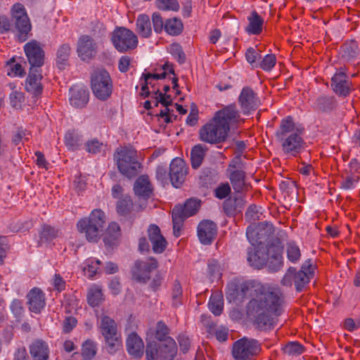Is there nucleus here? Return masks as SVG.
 <instances>
[{
  "instance_id": "obj_30",
  "label": "nucleus",
  "mask_w": 360,
  "mask_h": 360,
  "mask_svg": "<svg viewBox=\"0 0 360 360\" xmlns=\"http://www.w3.org/2000/svg\"><path fill=\"white\" fill-rule=\"evenodd\" d=\"M248 24L245 27V31L248 34L257 35L262 31L264 19L255 11L251 12L248 16Z\"/></svg>"
},
{
  "instance_id": "obj_44",
  "label": "nucleus",
  "mask_w": 360,
  "mask_h": 360,
  "mask_svg": "<svg viewBox=\"0 0 360 360\" xmlns=\"http://www.w3.org/2000/svg\"><path fill=\"white\" fill-rule=\"evenodd\" d=\"M352 91V82L345 75L342 68H339V96H347Z\"/></svg>"
},
{
  "instance_id": "obj_21",
  "label": "nucleus",
  "mask_w": 360,
  "mask_h": 360,
  "mask_svg": "<svg viewBox=\"0 0 360 360\" xmlns=\"http://www.w3.org/2000/svg\"><path fill=\"white\" fill-rule=\"evenodd\" d=\"M89 92L88 89L80 85H74L69 90V101L72 106L82 108L89 101Z\"/></svg>"
},
{
  "instance_id": "obj_27",
  "label": "nucleus",
  "mask_w": 360,
  "mask_h": 360,
  "mask_svg": "<svg viewBox=\"0 0 360 360\" xmlns=\"http://www.w3.org/2000/svg\"><path fill=\"white\" fill-rule=\"evenodd\" d=\"M32 360H49V347L45 341L37 339L32 342L29 347Z\"/></svg>"
},
{
  "instance_id": "obj_3",
  "label": "nucleus",
  "mask_w": 360,
  "mask_h": 360,
  "mask_svg": "<svg viewBox=\"0 0 360 360\" xmlns=\"http://www.w3.org/2000/svg\"><path fill=\"white\" fill-rule=\"evenodd\" d=\"M119 172L129 179L141 172L142 165L138 159L137 152L132 147H124L114 154Z\"/></svg>"
},
{
  "instance_id": "obj_37",
  "label": "nucleus",
  "mask_w": 360,
  "mask_h": 360,
  "mask_svg": "<svg viewBox=\"0 0 360 360\" xmlns=\"http://www.w3.org/2000/svg\"><path fill=\"white\" fill-rule=\"evenodd\" d=\"M70 52L71 48L68 44H63L58 48L56 53V65L58 69H65L68 65Z\"/></svg>"
},
{
  "instance_id": "obj_51",
  "label": "nucleus",
  "mask_w": 360,
  "mask_h": 360,
  "mask_svg": "<svg viewBox=\"0 0 360 360\" xmlns=\"http://www.w3.org/2000/svg\"><path fill=\"white\" fill-rule=\"evenodd\" d=\"M132 201L129 196H125L120 199L116 205L117 213L124 217L128 216L132 208Z\"/></svg>"
},
{
  "instance_id": "obj_24",
  "label": "nucleus",
  "mask_w": 360,
  "mask_h": 360,
  "mask_svg": "<svg viewBox=\"0 0 360 360\" xmlns=\"http://www.w3.org/2000/svg\"><path fill=\"white\" fill-rule=\"evenodd\" d=\"M148 235L153 252L155 253L163 252L166 248L167 241L161 234L160 228L155 224H150L148 229Z\"/></svg>"
},
{
  "instance_id": "obj_53",
  "label": "nucleus",
  "mask_w": 360,
  "mask_h": 360,
  "mask_svg": "<svg viewBox=\"0 0 360 360\" xmlns=\"http://www.w3.org/2000/svg\"><path fill=\"white\" fill-rule=\"evenodd\" d=\"M146 356L147 360L160 359V352H159V343L153 340L147 342L146 349Z\"/></svg>"
},
{
  "instance_id": "obj_49",
  "label": "nucleus",
  "mask_w": 360,
  "mask_h": 360,
  "mask_svg": "<svg viewBox=\"0 0 360 360\" xmlns=\"http://www.w3.org/2000/svg\"><path fill=\"white\" fill-rule=\"evenodd\" d=\"M286 255L288 261L295 264L300 257L301 252L299 246L294 241H290L286 244Z\"/></svg>"
},
{
  "instance_id": "obj_1",
  "label": "nucleus",
  "mask_w": 360,
  "mask_h": 360,
  "mask_svg": "<svg viewBox=\"0 0 360 360\" xmlns=\"http://www.w3.org/2000/svg\"><path fill=\"white\" fill-rule=\"evenodd\" d=\"M283 304L284 297L281 291L258 285L247 304V314L259 329L270 330L276 325L277 318L283 314Z\"/></svg>"
},
{
  "instance_id": "obj_33",
  "label": "nucleus",
  "mask_w": 360,
  "mask_h": 360,
  "mask_svg": "<svg viewBox=\"0 0 360 360\" xmlns=\"http://www.w3.org/2000/svg\"><path fill=\"white\" fill-rule=\"evenodd\" d=\"M245 174L241 169H235L230 172L229 180L233 189L236 193L243 192L248 186L245 181Z\"/></svg>"
},
{
  "instance_id": "obj_34",
  "label": "nucleus",
  "mask_w": 360,
  "mask_h": 360,
  "mask_svg": "<svg viewBox=\"0 0 360 360\" xmlns=\"http://www.w3.org/2000/svg\"><path fill=\"white\" fill-rule=\"evenodd\" d=\"M136 30L141 37H149L152 34L151 24L149 17L145 14H141L136 20Z\"/></svg>"
},
{
  "instance_id": "obj_28",
  "label": "nucleus",
  "mask_w": 360,
  "mask_h": 360,
  "mask_svg": "<svg viewBox=\"0 0 360 360\" xmlns=\"http://www.w3.org/2000/svg\"><path fill=\"white\" fill-rule=\"evenodd\" d=\"M98 328L104 338L119 335L116 322L113 319L106 315L101 316Z\"/></svg>"
},
{
  "instance_id": "obj_39",
  "label": "nucleus",
  "mask_w": 360,
  "mask_h": 360,
  "mask_svg": "<svg viewBox=\"0 0 360 360\" xmlns=\"http://www.w3.org/2000/svg\"><path fill=\"white\" fill-rule=\"evenodd\" d=\"M183 29V23L179 18H169L165 22V31L169 35L177 36L182 32Z\"/></svg>"
},
{
  "instance_id": "obj_57",
  "label": "nucleus",
  "mask_w": 360,
  "mask_h": 360,
  "mask_svg": "<svg viewBox=\"0 0 360 360\" xmlns=\"http://www.w3.org/2000/svg\"><path fill=\"white\" fill-rule=\"evenodd\" d=\"M154 103L155 106H158L160 103L165 107H169L172 103V101L169 95H167L160 91L158 89H154Z\"/></svg>"
},
{
  "instance_id": "obj_31",
  "label": "nucleus",
  "mask_w": 360,
  "mask_h": 360,
  "mask_svg": "<svg viewBox=\"0 0 360 360\" xmlns=\"http://www.w3.org/2000/svg\"><path fill=\"white\" fill-rule=\"evenodd\" d=\"M160 360H174L177 352V346L173 338L167 339L166 342L159 343Z\"/></svg>"
},
{
  "instance_id": "obj_13",
  "label": "nucleus",
  "mask_w": 360,
  "mask_h": 360,
  "mask_svg": "<svg viewBox=\"0 0 360 360\" xmlns=\"http://www.w3.org/2000/svg\"><path fill=\"white\" fill-rule=\"evenodd\" d=\"M273 233V226L267 222L250 225L246 229V237L251 246L260 245Z\"/></svg>"
},
{
  "instance_id": "obj_32",
  "label": "nucleus",
  "mask_w": 360,
  "mask_h": 360,
  "mask_svg": "<svg viewBox=\"0 0 360 360\" xmlns=\"http://www.w3.org/2000/svg\"><path fill=\"white\" fill-rule=\"evenodd\" d=\"M60 229L48 224H44L39 232V241L38 245L42 243H49L54 239L61 236Z\"/></svg>"
},
{
  "instance_id": "obj_4",
  "label": "nucleus",
  "mask_w": 360,
  "mask_h": 360,
  "mask_svg": "<svg viewBox=\"0 0 360 360\" xmlns=\"http://www.w3.org/2000/svg\"><path fill=\"white\" fill-rule=\"evenodd\" d=\"M105 224V214L98 209L94 210L88 218H83L77 223L79 233H84L89 242H96Z\"/></svg>"
},
{
  "instance_id": "obj_40",
  "label": "nucleus",
  "mask_w": 360,
  "mask_h": 360,
  "mask_svg": "<svg viewBox=\"0 0 360 360\" xmlns=\"http://www.w3.org/2000/svg\"><path fill=\"white\" fill-rule=\"evenodd\" d=\"M210 311L215 316H219L224 309L223 296L219 294H212L208 302Z\"/></svg>"
},
{
  "instance_id": "obj_46",
  "label": "nucleus",
  "mask_w": 360,
  "mask_h": 360,
  "mask_svg": "<svg viewBox=\"0 0 360 360\" xmlns=\"http://www.w3.org/2000/svg\"><path fill=\"white\" fill-rule=\"evenodd\" d=\"M97 352L96 343L91 340H86L82 347V356L84 360H91Z\"/></svg>"
},
{
  "instance_id": "obj_36",
  "label": "nucleus",
  "mask_w": 360,
  "mask_h": 360,
  "mask_svg": "<svg viewBox=\"0 0 360 360\" xmlns=\"http://www.w3.org/2000/svg\"><path fill=\"white\" fill-rule=\"evenodd\" d=\"M207 148L202 144L194 146L191 151V162L193 169L198 168L204 159Z\"/></svg>"
},
{
  "instance_id": "obj_16",
  "label": "nucleus",
  "mask_w": 360,
  "mask_h": 360,
  "mask_svg": "<svg viewBox=\"0 0 360 360\" xmlns=\"http://www.w3.org/2000/svg\"><path fill=\"white\" fill-rule=\"evenodd\" d=\"M24 51L30 68L40 70L44 64V51L36 41H32L24 46Z\"/></svg>"
},
{
  "instance_id": "obj_58",
  "label": "nucleus",
  "mask_w": 360,
  "mask_h": 360,
  "mask_svg": "<svg viewBox=\"0 0 360 360\" xmlns=\"http://www.w3.org/2000/svg\"><path fill=\"white\" fill-rule=\"evenodd\" d=\"M10 309L17 320L20 321L22 318L25 310L21 300L14 299L10 304Z\"/></svg>"
},
{
  "instance_id": "obj_8",
  "label": "nucleus",
  "mask_w": 360,
  "mask_h": 360,
  "mask_svg": "<svg viewBox=\"0 0 360 360\" xmlns=\"http://www.w3.org/2000/svg\"><path fill=\"white\" fill-rule=\"evenodd\" d=\"M260 350L261 347L257 340L243 338L234 342L232 355L235 360H252Z\"/></svg>"
},
{
  "instance_id": "obj_20",
  "label": "nucleus",
  "mask_w": 360,
  "mask_h": 360,
  "mask_svg": "<svg viewBox=\"0 0 360 360\" xmlns=\"http://www.w3.org/2000/svg\"><path fill=\"white\" fill-rule=\"evenodd\" d=\"M247 262L254 269H262L267 264L266 250L259 245L250 246L247 248Z\"/></svg>"
},
{
  "instance_id": "obj_62",
  "label": "nucleus",
  "mask_w": 360,
  "mask_h": 360,
  "mask_svg": "<svg viewBox=\"0 0 360 360\" xmlns=\"http://www.w3.org/2000/svg\"><path fill=\"white\" fill-rule=\"evenodd\" d=\"M9 100L10 104L12 107L15 108H19L21 107L22 103L24 102V94L20 91H14L11 93L9 96Z\"/></svg>"
},
{
  "instance_id": "obj_22",
  "label": "nucleus",
  "mask_w": 360,
  "mask_h": 360,
  "mask_svg": "<svg viewBox=\"0 0 360 360\" xmlns=\"http://www.w3.org/2000/svg\"><path fill=\"white\" fill-rule=\"evenodd\" d=\"M29 310L34 314H39L46 305L45 295L38 288L31 289L27 295Z\"/></svg>"
},
{
  "instance_id": "obj_19",
  "label": "nucleus",
  "mask_w": 360,
  "mask_h": 360,
  "mask_svg": "<svg viewBox=\"0 0 360 360\" xmlns=\"http://www.w3.org/2000/svg\"><path fill=\"white\" fill-rule=\"evenodd\" d=\"M217 224L209 219L201 221L198 226V236L200 242L203 245H210L217 234Z\"/></svg>"
},
{
  "instance_id": "obj_35",
  "label": "nucleus",
  "mask_w": 360,
  "mask_h": 360,
  "mask_svg": "<svg viewBox=\"0 0 360 360\" xmlns=\"http://www.w3.org/2000/svg\"><path fill=\"white\" fill-rule=\"evenodd\" d=\"M266 253L268 258H283V246L281 240L278 238H274L268 242Z\"/></svg>"
},
{
  "instance_id": "obj_56",
  "label": "nucleus",
  "mask_w": 360,
  "mask_h": 360,
  "mask_svg": "<svg viewBox=\"0 0 360 360\" xmlns=\"http://www.w3.org/2000/svg\"><path fill=\"white\" fill-rule=\"evenodd\" d=\"M169 51L171 55L177 60L180 64H183L186 61V55L182 49L181 45L177 43H173L169 46Z\"/></svg>"
},
{
  "instance_id": "obj_26",
  "label": "nucleus",
  "mask_w": 360,
  "mask_h": 360,
  "mask_svg": "<svg viewBox=\"0 0 360 360\" xmlns=\"http://www.w3.org/2000/svg\"><path fill=\"white\" fill-rule=\"evenodd\" d=\"M126 347L129 354L134 358L139 359L143 354V342L136 333H132L127 337Z\"/></svg>"
},
{
  "instance_id": "obj_29",
  "label": "nucleus",
  "mask_w": 360,
  "mask_h": 360,
  "mask_svg": "<svg viewBox=\"0 0 360 360\" xmlns=\"http://www.w3.org/2000/svg\"><path fill=\"white\" fill-rule=\"evenodd\" d=\"M312 272L309 266H302V269L297 271L295 268L294 271V285L297 292H301L307 284L309 283Z\"/></svg>"
},
{
  "instance_id": "obj_7",
  "label": "nucleus",
  "mask_w": 360,
  "mask_h": 360,
  "mask_svg": "<svg viewBox=\"0 0 360 360\" xmlns=\"http://www.w3.org/2000/svg\"><path fill=\"white\" fill-rule=\"evenodd\" d=\"M11 16L18 32V39L20 42L26 41L32 25L25 6L20 3L15 4L11 8Z\"/></svg>"
},
{
  "instance_id": "obj_47",
  "label": "nucleus",
  "mask_w": 360,
  "mask_h": 360,
  "mask_svg": "<svg viewBox=\"0 0 360 360\" xmlns=\"http://www.w3.org/2000/svg\"><path fill=\"white\" fill-rule=\"evenodd\" d=\"M315 107L323 112L331 110L335 106V98L328 96H321L319 97L315 103Z\"/></svg>"
},
{
  "instance_id": "obj_42",
  "label": "nucleus",
  "mask_w": 360,
  "mask_h": 360,
  "mask_svg": "<svg viewBox=\"0 0 360 360\" xmlns=\"http://www.w3.org/2000/svg\"><path fill=\"white\" fill-rule=\"evenodd\" d=\"M358 54V46L355 41H347L342 46V58L345 60L354 58Z\"/></svg>"
},
{
  "instance_id": "obj_5",
  "label": "nucleus",
  "mask_w": 360,
  "mask_h": 360,
  "mask_svg": "<svg viewBox=\"0 0 360 360\" xmlns=\"http://www.w3.org/2000/svg\"><path fill=\"white\" fill-rule=\"evenodd\" d=\"M91 85L94 95L101 101L107 100L112 92L111 77L104 69H98L92 73Z\"/></svg>"
},
{
  "instance_id": "obj_11",
  "label": "nucleus",
  "mask_w": 360,
  "mask_h": 360,
  "mask_svg": "<svg viewBox=\"0 0 360 360\" xmlns=\"http://www.w3.org/2000/svg\"><path fill=\"white\" fill-rule=\"evenodd\" d=\"M228 133L214 118L200 130V140L208 143H221L226 139Z\"/></svg>"
},
{
  "instance_id": "obj_17",
  "label": "nucleus",
  "mask_w": 360,
  "mask_h": 360,
  "mask_svg": "<svg viewBox=\"0 0 360 360\" xmlns=\"http://www.w3.org/2000/svg\"><path fill=\"white\" fill-rule=\"evenodd\" d=\"M359 162L355 159H352L348 164L347 167L343 170L341 188L349 190L355 188L360 178L359 172Z\"/></svg>"
},
{
  "instance_id": "obj_6",
  "label": "nucleus",
  "mask_w": 360,
  "mask_h": 360,
  "mask_svg": "<svg viewBox=\"0 0 360 360\" xmlns=\"http://www.w3.org/2000/svg\"><path fill=\"white\" fill-rule=\"evenodd\" d=\"M111 41L115 49L120 53L134 49L139 42L136 35L124 27L115 29L111 35Z\"/></svg>"
},
{
  "instance_id": "obj_15",
  "label": "nucleus",
  "mask_w": 360,
  "mask_h": 360,
  "mask_svg": "<svg viewBox=\"0 0 360 360\" xmlns=\"http://www.w3.org/2000/svg\"><path fill=\"white\" fill-rule=\"evenodd\" d=\"M98 46L95 40L89 35L81 36L77 41V52L83 61H89L96 56Z\"/></svg>"
},
{
  "instance_id": "obj_50",
  "label": "nucleus",
  "mask_w": 360,
  "mask_h": 360,
  "mask_svg": "<svg viewBox=\"0 0 360 360\" xmlns=\"http://www.w3.org/2000/svg\"><path fill=\"white\" fill-rule=\"evenodd\" d=\"M169 329L165 322L159 321L155 327V338L160 342H167V339L172 338L169 335Z\"/></svg>"
},
{
  "instance_id": "obj_48",
  "label": "nucleus",
  "mask_w": 360,
  "mask_h": 360,
  "mask_svg": "<svg viewBox=\"0 0 360 360\" xmlns=\"http://www.w3.org/2000/svg\"><path fill=\"white\" fill-rule=\"evenodd\" d=\"M5 68L7 75L11 77H22L25 75L24 70L20 63H15V58H12L6 62Z\"/></svg>"
},
{
  "instance_id": "obj_14",
  "label": "nucleus",
  "mask_w": 360,
  "mask_h": 360,
  "mask_svg": "<svg viewBox=\"0 0 360 360\" xmlns=\"http://www.w3.org/2000/svg\"><path fill=\"white\" fill-rule=\"evenodd\" d=\"M157 268L158 262L154 258L138 260L131 269L132 277L139 282L146 283L150 277L151 272Z\"/></svg>"
},
{
  "instance_id": "obj_23",
  "label": "nucleus",
  "mask_w": 360,
  "mask_h": 360,
  "mask_svg": "<svg viewBox=\"0 0 360 360\" xmlns=\"http://www.w3.org/2000/svg\"><path fill=\"white\" fill-rule=\"evenodd\" d=\"M42 75L40 70L30 68L29 75L25 80V89L34 96L40 95L42 92L41 79Z\"/></svg>"
},
{
  "instance_id": "obj_60",
  "label": "nucleus",
  "mask_w": 360,
  "mask_h": 360,
  "mask_svg": "<svg viewBox=\"0 0 360 360\" xmlns=\"http://www.w3.org/2000/svg\"><path fill=\"white\" fill-rule=\"evenodd\" d=\"M200 205V201L196 199H188L186 201L184 205V210L187 213V216L191 217L195 214Z\"/></svg>"
},
{
  "instance_id": "obj_41",
  "label": "nucleus",
  "mask_w": 360,
  "mask_h": 360,
  "mask_svg": "<svg viewBox=\"0 0 360 360\" xmlns=\"http://www.w3.org/2000/svg\"><path fill=\"white\" fill-rule=\"evenodd\" d=\"M120 236V228L117 223L111 222L106 230L103 241L105 245H112Z\"/></svg>"
},
{
  "instance_id": "obj_55",
  "label": "nucleus",
  "mask_w": 360,
  "mask_h": 360,
  "mask_svg": "<svg viewBox=\"0 0 360 360\" xmlns=\"http://www.w3.org/2000/svg\"><path fill=\"white\" fill-rule=\"evenodd\" d=\"M276 63V58L274 54H266L260 59L258 68L265 72L271 71Z\"/></svg>"
},
{
  "instance_id": "obj_2",
  "label": "nucleus",
  "mask_w": 360,
  "mask_h": 360,
  "mask_svg": "<svg viewBox=\"0 0 360 360\" xmlns=\"http://www.w3.org/2000/svg\"><path fill=\"white\" fill-rule=\"evenodd\" d=\"M303 131V128L295 127L292 117L288 116L281 120L275 135L284 154L296 156L304 148Z\"/></svg>"
},
{
  "instance_id": "obj_12",
  "label": "nucleus",
  "mask_w": 360,
  "mask_h": 360,
  "mask_svg": "<svg viewBox=\"0 0 360 360\" xmlns=\"http://www.w3.org/2000/svg\"><path fill=\"white\" fill-rule=\"evenodd\" d=\"M238 104L245 115H250L260 105L261 102L257 94L249 86L242 89L238 96Z\"/></svg>"
},
{
  "instance_id": "obj_43",
  "label": "nucleus",
  "mask_w": 360,
  "mask_h": 360,
  "mask_svg": "<svg viewBox=\"0 0 360 360\" xmlns=\"http://www.w3.org/2000/svg\"><path fill=\"white\" fill-rule=\"evenodd\" d=\"M64 141L69 150H76L82 145V136L70 130L65 134Z\"/></svg>"
},
{
  "instance_id": "obj_9",
  "label": "nucleus",
  "mask_w": 360,
  "mask_h": 360,
  "mask_svg": "<svg viewBox=\"0 0 360 360\" xmlns=\"http://www.w3.org/2000/svg\"><path fill=\"white\" fill-rule=\"evenodd\" d=\"M214 119L228 134L231 127H236L240 122L244 120L240 117L239 110L236 104H230L218 110Z\"/></svg>"
},
{
  "instance_id": "obj_63",
  "label": "nucleus",
  "mask_w": 360,
  "mask_h": 360,
  "mask_svg": "<svg viewBox=\"0 0 360 360\" xmlns=\"http://www.w3.org/2000/svg\"><path fill=\"white\" fill-rule=\"evenodd\" d=\"M103 146V143L100 142L96 139H93L86 143L85 148L88 153L96 154L101 152Z\"/></svg>"
},
{
  "instance_id": "obj_25",
  "label": "nucleus",
  "mask_w": 360,
  "mask_h": 360,
  "mask_svg": "<svg viewBox=\"0 0 360 360\" xmlns=\"http://www.w3.org/2000/svg\"><path fill=\"white\" fill-rule=\"evenodd\" d=\"M134 191L136 196L148 200L153 193V186L147 175H141L134 184Z\"/></svg>"
},
{
  "instance_id": "obj_64",
  "label": "nucleus",
  "mask_w": 360,
  "mask_h": 360,
  "mask_svg": "<svg viewBox=\"0 0 360 360\" xmlns=\"http://www.w3.org/2000/svg\"><path fill=\"white\" fill-rule=\"evenodd\" d=\"M284 352L288 355H299L303 352V347L297 342H292L285 345Z\"/></svg>"
},
{
  "instance_id": "obj_18",
  "label": "nucleus",
  "mask_w": 360,
  "mask_h": 360,
  "mask_svg": "<svg viewBox=\"0 0 360 360\" xmlns=\"http://www.w3.org/2000/svg\"><path fill=\"white\" fill-rule=\"evenodd\" d=\"M187 174V167L180 158L173 159L169 165V176L172 186L179 188L184 181Z\"/></svg>"
},
{
  "instance_id": "obj_52",
  "label": "nucleus",
  "mask_w": 360,
  "mask_h": 360,
  "mask_svg": "<svg viewBox=\"0 0 360 360\" xmlns=\"http://www.w3.org/2000/svg\"><path fill=\"white\" fill-rule=\"evenodd\" d=\"M245 56L252 68H258L262 56L255 48L249 47L245 51Z\"/></svg>"
},
{
  "instance_id": "obj_59",
  "label": "nucleus",
  "mask_w": 360,
  "mask_h": 360,
  "mask_svg": "<svg viewBox=\"0 0 360 360\" xmlns=\"http://www.w3.org/2000/svg\"><path fill=\"white\" fill-rule=\"evenodd\" d=\"M156 3L158 8L163 11H176L179 8L177 0H157Z\"/></svg>"
},
{
  "instance_id": "obj_10",
  "label": "nucleus",
  "mask_w": 360,
  "mask_h": 360,
  "mask_svg": "<svg viewBox=\"0 0 360 360\" xmlns=\"http://www.w3.org/2000/svg\"><path fill=\"white\" fill-rule=\"evenodd\" d=\"M253 287L252 281H240L238 279H233L226 286V300L229 302L240 304L251 292Z\"/></svg>"
},
{
  "instance_id": "obj_38",
  "label": "nucleus",
  "mask_w": 360,
  "mask_h": 360,
  "mask_svg": "<svg viewBox=\"0 0 360 360\" xmlns=\"http://www.w3.org/2000/svg\"><path fill=\"white\" fill-rule=\"evenodd\" d=\"M103 300V294L101 288L96 285L91 286L87 292L88 304L92 307H98Z\"/></svg>"
},
{
  "instance_id": "obj_61",
  "label": "nucleus",
  "mask_w": 360,
  "mask_h": 360,
  "mask_svg": "<svg viewBox=\"0 0 360 360\" xmlns=\"http://www.w3.org/2000/svg\"><path fill=\"white\" fill-rule=\"evenodd\" d=\"M181 295L182 289L181 284L179 282H176L174 284L172 294L173 307H178L181 304Z\"/></svg>"
},
{
  "instance_id": "obj_54",
  "label": "nucleus",
  "mask_w": 360,
  "mask_h": 360,
  "mask_svg": "<svg viewBox=\"0 0 360 360\" xmlns=\"http://www.w3.org/2000/svg\"><path fill=\"white\" fill-rule=\"evenodd\" d=\"M101 262L95 258L87 259L84 263V271L90 278H92L98 269L99 265Z\"/></svg>"
},
{
  "instance_id": "obj_45",
  "label": "nucleus",
  "mask_w": 360,
  "mask_h": 360,
  "mask_svg": "<svg viewBox=\"0 0 360 360\" xmlns=\"http://www.w3.org/2000/svg\"><path fill=\"white\" fill-rule=\"evenodd\" d=\"M104 339L106 350L110 354H114L122 349V342L120 335Z\"/></svg>"
}]
</instances>
